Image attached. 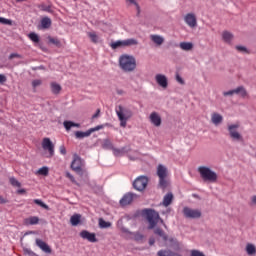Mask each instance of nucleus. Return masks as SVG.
Segmentation results:
<instances>
[{"label": "nucleus", "mask_w": 256, "mask_h": 256, "mask_svg": "<svg viewBox=\"0 0 256 256\" xmlns=\"http://www.w3.org/2000/svg\"><path fill=\"white\" fill-rule=\"evenodd\" d=\"M143 215L146 217L149 223L148 229H155V226L159 223V221L167 229V225H165V221H163V219H161L159 216V212L152 209H145L143 210Z\"/></svg>", "instance_id": "obj_1"}, {"label": "nucleus", "mask_w": 256, "mask_h": 256, "mask_svg": "<svg viewBox=\"0 0 256 256\" xmlns=\"http://www.w3.org/2000/svg\"><path fill=\"white\" fill-rule=\"evenodd\" d=\"M119 66L125 73H131L137 68V60L131 55L124 54L119 58Z\"/></svg>", "instance_id": "obj_2"}, {"label": "nucleus", "mask_w": 256, "mask_h": 256, "mask_svg": "<svg viewBox=\"0 0 256 256\" xmlns=\"http://www.w3.org/2000/svg\"><path fill=\"white\" fill-rule=\"evenodd\" d=\"M115 111L120 121V125L122 127H127V121H129V119L133 117V111H131V109H129L128 107H123L121 105L117 106L115 108Z\"/></svg>", "instance_id": "obj_3"}, {"label": "nucleus", "mask_w": 256, "mask_h": 256, "mask_svg": "<svg viewBox=\"0 0 256 256\" xmlns=\"http://www.w3.org/2000/svg\"><path fill=\"white\" fill-rule=\"evenodd\" d=\"M198 173L201 179L203 181H208V183H217V179L219 178L217 173L207 166H199Z\"/></svg>", "instance_id": "obj_4"}, {"label": "nucleus", "mask_w": 256, "mask_h": 256, "mask_svg": "<svg viewBox=\"0 0 256 256\" xmlns=\"http://www.w3.org/2000/svg\"><path fill=\"white\" fill-rule=\"evenodd\" d=\"M240 127L241 124L239 122L228 125L229 137L232 139V141H236L237 143L243 141V135H241V132H239Z\"/></svg>", "instance_id": "obj_5"}, {"label": "nucleus", "mask_w": 256, "mask_h": 256, "mask_svg": "<svg viewBox=\"0 0 256 256\" xmlns=\"http://www.w3.org/2000/svg\"><path fill=\"white\" fill-rule=\"evenodd\" d=\"M157 175L159 177V185L162 189H166L167 185H169V181L167 180V167L163 165H158Z\"/></svg>", "instance_id": "obj_6"}, {"label": "nucleus", "mask_w": 256, "mask_h": 256, "mask_svg": "<svg viewBox=\"0 0 256 256\" xmlns=\"http://www.w3.org/2000/svg\"><path fill=\"white\" fill-rule=\"evenodd\" d=\"M134 45H139L136 39L130 38L126 40H118L110 44L111 49H119L121 47H133Z\"/></svg>", "instance_id": "obj_7"}, {"label": "nucleus", "mask_w": 256, "mask_h": 256, "mask_svg": "<svg viewBox=\"0 0 256 256\" xmlns=\"http://www.w3.org/2000/svg\"><path fill=\"white\" fill-rule=\"evenodd\" d=\"M107 125H109V124L98 125L94 128H90L86 132L76 131L75 137H76V139H85V137H91V133H95V131H101V129H105V127H107Z\"/></svg>", "instance_id": "obj_8"}, {"label": "nucleus", "mask_w": 256, "mask_h": 256, "mask_svg": "<svg viewBox=\"0 0 256 256\" xmlns=\"http://www.w3.org/2000/svg\"><path fill=\"white\" fill-rule=\"evenodd\" d=\"M183 215L186 219H199L201 217V210L184 207Z\"/></svg>", "instance_id": "obj_9"}, {"label": "nucleus", "mask_w": 256, "mask_h": 256, "mask_svg": "<svg viewBox=\"0 0 256 256\" xmlns=\"http://www.w3.org/2000/svg\"><path fill=\"white\" fill-rule=\"evenodd\" d=\"M42 148L44 151H48V157H53L55 155V145L50 138H43Z\"/></svg>", "instance_id": "obj_10"}, {"label": "nucleus", "mask_w": 256, "mask_h": 256, "mask_svg": "<svg viewBox=\"0 0 256 256\" xmlns=\"http://www.w3.org/2000/svg\"><path fill=\"white\" fill-rule=\"evenodd\" d=\"M148 183H149V180L147 179V177L140 176L134 181L133 186H134V189H136V191H143L147 187Z\"/></svg>", "instance_id": "obj_11"}, {"label": "nucleus", "mask_w": 256, "mask_h": 256, "mask_svg": "<svg viewBox=\"0 0 256 256\" xmlns=\"http://www.w3.org/2000/svg\"><path fill=\"white\" fill-rule=\"evenodd\" d=\"M84 165L83 159L79 157V155L74 154L73 161L71 163V169L72 171H75L76 173H79Z\"/></svg>", "instance_id": "obj_12"}, {"label": "nucleus", "mask_w": 256, "mask_h": 256, "mask_svg": "<svg viewBox=\"0 0 256 256\" xmlns=\"http://www.w3.org/2000/svg\"><path fill=\"white\" fill-rule=\"evenodd\" d=\"M184 21L188 27L195 29L197 27V16L195 13H188L184 16Z\"/></svg>", "instance_id": "obj_13"}, {"label": "nucleus", "mask_w": 256, "mask_h": 256, "mask_svg": "<svg viewBox=\"0 0 256 256\" xmlns=\"http://www.w3.org/2000/svg\"><path fill=\"white\" fill-rule=\"evenodd\" d=\"M155 81L160 87H162V89H167V87H169V80L164 74H156Z\"/></svg>", "instance_id": "obj_14"}, {"label": "nucleus", "mask_w": 256, "mask_h": 256, "mask_svg": "<svg viewBox=\"0 0 256 256\" xmlns=\"http://www.w3.org/2000/svg\"><path fill=\"white\" fill-rule=\"evenodd\" d=\"M80 237H82V239H87V241H90V243H97V237L95 236V233H90L87 230H83L80 233Z\"/></svg>", "instance_id": "obj_15"}, {"label": "nucleus", "mask_w": 256, "mask_h": 256, "mask_svg": "<svg viewBox=\"0 0 256 256\" xmlns=\"http://www.w3.org/2000/svg\"><path fill=\"white\" fill-rule=\"evenodd\" d=\"M151 124L155 127H161V116L157 112H152L150 114Z\"/></svg>", "instance_id": "obj_16"}, {"label": "nucleus", "mask_w": 256, "mask_h": 256, "mask_svg": "<svg viewBox=\"0 0 256 256\" xmlns=\"http://www.w3.org/2000/svg\"><path fill=\"white\" fill-rule=\"evenodd\" d=\"M133 193H127L125 194L122 199L120 200V205L122 207H125L127 205H131V203H133Z\"/></svg>", "instance_id": "obj_17"}, {"label": "nucleus", "mask_w": 256, "mask_h": 256, "mask_svg": "<svg viewBox=\"0 0 256 256\" xmlns=\"http://www.w3.org/2000/svg\"><path fill=\"white\" fill-rule=\"evenodd\" d=\"M211 122L213 123V125H215L216 127L218 125H221L223 123V115L214 112L211 114Z\"/></svg>", "instance_id": "obj_18"}, {"label": "nucleus", "mask_w": 256, "mask_h": 256, "mask_svg": "<svg viewBox=\"0 0 256 256\" xmlns=\"http://www.w3.org/2000/svg\"><path fill=\"white\" fill-rule=\"evenodd\" d=\"M36 245L39 247V249H42L44 253H51V247L45 241L41 239H36Z\"/></svg>", "instance_id": "obj_19"}, {"label": "nucleus", "mask_w": 256, "mask_h": 256, "mask_svg": "<svg viewBox=\"0 0 256 256\" xmlns=\"http://www.w3.org/2000/svg\"><path fill=\"white\" fill-rule=\"evenodd\" d=\"M150 39H151V41H153V43H154L155 45H157L158 47H161V45H162L163 43H165V38H163L162 36H159V35H157V34H152V35H150Z\"/></svg>", "instance_id": "obj_20"}, {"label": "nucleus", "mask_w": 256, "mask_h": 256, "mask_svg": "<svg viewBox=\"0 0 256 256\" xmlns=\"http://www.w3.org/2000/svg\"><path fill=\"white\" fill-rule=\"evenodd\" d=\"M234 90H235V95H239V97H242V99H246V97H249V93H247V90L243 86H239Z\"/></svg>", "instance_id": "obj_21"}, {"label": "nucleus", "mask_w": 256, "mask_h": 256, "mask_svg": "<svg viewBox=\"0 0 256 256\" xmlns=\"http://www.w3.org/2000/svg\"><path fill=\"white\" fill-rule=\"evenodd\" d=\"M50 89H51V93H53V95H59V93H61V90L63 88L59 85V83L52 82V83H50Z\"/></svg>", "instance_id": "obj_22"}, {"label": "nucleus", "mask_w": 256, "mask_h": 256, "mask_svg": "<svg viewBox=\"0 0 256 256\" xmlns=\"http://www.w3.org/2000/svg\"><path fill=\"white\" fill-rule=\"evenodd\" d=\"M39 223V217L30 216L24 219V225H37Z\"/></svg>", "instance_id": "obj_23"}, {"label": "nucleus", "mask_w": 256, "mask_h": 256, "mask_svg": "<svg viewBox=\"0 0 256 256\" xmlns=\"http://www.w3.org/2000/svg\"><path fill=\"white\" fill-rule=\"evenodd\" d=\"M126 4L128 5V7H131V5H134L137 11V16L141 15V7L139 6V3H137V0H126Z\"/></svg>", "instance_id": "obj_24"}, {"label": "nucleus", "mask_w": 256, "mask_h": 256, "mask_svg": "<svg viewBox=\"0 0 256 256\" xmlns=\"http://www.w3.org/2000/svg\"><path fill=\"white\" fill-rule=\"evenodd\" d=\"M172 202H173V194L168 193L164 196L162 205H164V207H169V205H171Z\"/></svg>", "instance_id": "obj_25"}, {"label": "nucleus", "mask_w": 256, "mask_h": 256, "mask_svg": "<svg viewBox=\"0 0 256 256\" xmlns=\"http://www.w3.org/2000/svg\"><path fill=\"white\" fill-rule=\"evenodd\" d=\"M63 125H64L66 131H71L72 127H77L78 129H79V127H81V124L75 123L72 121H64Z\"/></svg>", "instance_id": "obj_26"}, {"label": "nucleus", "mask_w": 256, "mask_h": 256, "mask_svg": "<svg viewBox=\"0 0 256 256\" xmlns=\"http://www.w3.org/2000/svg\"><path fill=\"white\" fill-rule=\"evenodd\" d=\"M180 49H182V51H192L193 50V43L191 42H181L179 44Z\"/></svg>", "instance_id": "obj_27"}, {"label": "nucleus", "mask_w": 256, "mask_h": 256, "mask_svg": "<svg viewBox=\"0 0 256 256\" xmlns=\"http://www.w3.org/2000/svg\"><path fill=\"white\" fill-rule=\"evenodd\" d=\"M222 39L225 43H231L233 41V34L229 31H224L222 33Z\"/></svg>", "instance_id": "obj_28"}, {"label": "nucleus", "mask_w": 256, "mask_h": 256, "mask_svg": "<svg viewBox=\"0 0 256 256\" xmlns=\"http://www.w3.org/2000/svg\"><path fill=\"white\" fill-rule=\"evenodd\" d=\"M157 255L158 256H181V254L175 253L170 250H160V251H158Z\"/></svg>", "instance_id": "obj_29"}, {"label": "nucleus", "mask_w": 256, "mask_h": 256, "mask_svg": "<svg viewBox=\"0 0 256 256\" xmlns=\"http://www.w3.org/2000/svg\"><path fill=\"white\" fill-rule=\"evenodd\" d=\"M41 27L42 29H49V27H51V18L49 17L42 18Z\"/></svg>", "instance_id": "obj_30"}, {"label": "nucleus", "mask_w": 256, "mask_h": 256, "mask_svg": "<svg viewBox=\"0 0 256 256\" xmlns=\"http://www.w3.org/2000/svg\"><path fill=\"white\" fill-rule=\"evenodd\" d=\"M70 222L71 225H73L74 227L77 226L78 223H81V215L74 214L73 216H71Z\"/></svg>", "instance_id": "obj_31"}, {"label": "nucleus", "mask_w": 256, "mask_h": 256, "mask_svg": "<svg viewBox=\"0 0 256 256\" xmlns=\"http://www.w3.org/2000/svg\"><path fill=\"white\" fill-rule=\"evenodd\" d=\"M169 243H170V247H172V249H174V251H179L180 247H179V242L176 239L170 238L168 239Z\"/></svg>", "instance_id": "obj_32"}, {"label": "nucleus", "mask_w": 256, "mask_h": 256, "mask_svg": "<svg viewBox=\"0 0 256 256\" xmlns=\"http://www.w3.org/2000/svg\"><path fill=\"white\" fill-rule=\"evenodd\" d=\"M39 9L41 11H46V13H53V8L51 5L41 4L39 6Z\"/></svg>", "instance_id": "obj_33"}, {"label": "nucleus", "mask_w": 256, "mask_h": 256, "mask_svg": "<svg viewBox=\"0 0 256 256\" xmlns=\"http://www.w3.org/2000/svg\"><path fill=\"white\" fill-rule=\"evenodd\" d=\"M111 226L110 222H107L105 220H103L102 218L99 219V227L100 229H107Z\"/></svg>", "instance_id": "obj_34"}, {"label": "nucleus", "mask_w": 256, "mask_h": 256, "mask_svg": "<svg viewBox=\"0 0 256 256\" xmlns=\"http://www.w3.org/2000/svg\"><path fill=\"white\" fill-rule=\"evenodd\" d=\"M88 37L91 39L92 43H99V36L95 32H89Z\"/></svg>", "instance_id": "obj_35"}, {"label": "nucleus", "mask_w": 256, "mask_h": 256, "mask_svg": "<svg viewBox=\"0 0 256 256\" xmlns=\"http://www.w3.org/2000/svg\"><path fill=\"white\" fill-rule=\"evenodd\" d=\"M154 233H155L156 235H159V237H162V239H163L164 241H167V235L165 234V232H164L162 229L157 228V229H155Z\"/></svg>", "instance_id": "obj_36"}, {"label": "nucleus", "mask_w": 256, "mask_h": 256, "mask_svg": "<svg viewBox=\"0 0 256 256\" xmlns=\"http://www.w3.org/2000/svg\"><path fill=\"white\" fill-rule=\"evenodd\" d=\"M38 175H44V177H47L49 175V168L44 166L38 170Z\"/></svg>", "instance_id": "obj_37"}, {"label": "nucleus", "mask_w": 256, "mask_h": 256, "mask_svg": "<svg viewBox=\"0 0 256 256\" xmlns=\"http://www.w3.org/2000/svg\"><path fill=\"white\" fill-rule=\"evenodd\" d=\"M28 37L31 41H33V43H39V35H37L35 32L30 33Z\"/></svg>", "instance_id": "obj_38"}, {"label": "nucleus", "mask_w": 256, "mask_h": 256, "mask_svg": "<svg viewBox=\"0 0 256 256\" xmlns=\"http://www.w3.org/2000/svg\"><path fill=\"white\" fill-rule=\"evenodd\" d=\"M246 251H247L248 255H255L256 249L253 246V244H248L246 246Z\"/></svg>", "instance_id": "obj_39"}, {"label": "nucleus", "mask_w": 256, "mask_h": 256, "mask_svg": "<svg viewBox=\"0 0 256 256\" xmlns=\"http://www.w3.org/2000/svg\"><path fill=\"white\" fill-rule=\"evenodd\" d=\"M9 181L12 187H21V183L13 177H11Z\"/></svg>", "instance_id": "obj_40"}, {"label": "nucleus", "mask_w": 256, "mask_h": 256, "mask_svg": "<svg viewBox=\"0 0 256 256\" xmlns=\"http://www.w3.org/2000/svg\"><path fill=\"white\" fill-rule=\"evenodd\" d=\"M0 23L2 25H13V21L7 18L0 17Z\"/></svg>", "instance_id": "obj_41"}, {"label": "nucleus", "mask_w": 256, "mask_h": 256, "mask_svg": "<svg viewBox=\"0 0 256 256\" xmlns=\"http://www.w3.org/2000/svg\"><path fill=\"white\" fill-rule=\"evenodd\" d=\"M34 203L36 205H39L40 207H42L43 209H49V206H47V204L43 203V201L39 200V199H35Z\"/></svg>", "instance_id": "obj_42"}, {"label": "nucleus", "mask_w": 256, "mask_h": 256, "mask_svg": "<svg viewBox=\"0 0 256 256\" xmlns=\"http://www.w3.org/2000/svg\"><path fill=\"white\" fill-rule=\"evenodd\" d=\"M49 41L53 45H56V47H61V41H59V39H57V38H50Z\"/></svg>", "instance_id": "obj_43"}, {"label": "nucleus", "mask_w": 256, "mask_h": 256, "mask_svg": "<svg viewBox=\"0 0 256 256\" xmlns=\"http://www.w3.org/2000/svg\"><path fill=\"white\" fill-rule=\"evenodd\" d=\"M43 84V81L39 80V79H36V80H33L32 81V87L35 89L37 87H39L40 85Z\"/></svg>", "instance_id": "obj_44"}, {"label": "nucleus", "mask_w": 256, "mask_h": 256, "mask_svg": "<svg viewBox=\"0 0 256 256\" xmlns=\"http://www.w3.org/2000/svg\"><path fill=\"white\" fill-rule=\"evenodd\" d=\"M224 97H233L235 95V89L223 92Z\"/></svg>", "instance_id": "obj_45"}, {"label": "nucleus", "mask_w": 256, "mask_h": 256, "mask_svg": "<svg viewBox=\"0 0 256 256\" xmlns=\"http://www.w3.org/2000/svg\"><path fill=\"white\" fill-rule=\"evenodd\" d=\"M191 256H205V254H203V252L199 251V250H191Z\"/></svg>", "instance_id": "obj_46"}, {"label": "nucleus", "mask_w": 256, "mask_h": 256, "mask_svg": "<svg viewBox=\"0 0 256 256\" xmlns=\"http://www.w3.org/2000/svg\"><path fill=\"white\" fill-rule=\"evenodd\" d=\"M237 51H240V53H247V48L245 46H236Z\"/></svg>", "instance_id": "obj_47"}, {"label": "nucleus", "mask_w": 256, "mask_h": 256, "mask_svg": "<svg viewBox=\"0 0 256 256\" xmlns=\"http://www.w3.org/2000/svg\"><path fill=\"white\" fill-rule=\"evenodd\" d=\"M176 81L180 83V85H185V80L179 74L176 75Z\"/></svg>", "instance_id": "obj_48"}, {"label": "nucleus", "mask_w": 256, "mask_h": 256, "mask_svg": "<svg viewBox=\"0 0 256 256\" xmlns=\"http://www.w3.org/2000/svg\"><path fill=\"white\" fill-rule=\"evenodd\" d=\"M21 59V55L17 54V53H12L9 56V59Z\"/></svg>", "instance_id": "obj_49"}, {"label": "nucleus", "mask_w": 256, "mask_h": 256, "mask_svg": "<svg viewBox=\"0 0 256 256\" xmlns=\"http://www.w3.org/2000/svg\"><path fill=\"white\" fill-rule=\"evenodd\" d=\"M59 151L61 155H67V149L65 148V146H60Z\"/></svg>", "instance_id": "obj_50"}, {"label": "nucleus", "mask_w": 256, "mask_h": 256, "mask_svg": "<svg viewBox=\"0 0 256 256\" xmlns=\"http://www.w3.org/2000/svg\"><path fill=\"white\" fill-rule=\"evenodd\" d=\"M67 179H69L72 183H75V177L72 176L71 173L67 172L66 173Z\"/></svg>", "instance_id": "obj_51"}, {"label": "nucleus", "mask_w": 256, "mask_h": 256, "mask_svg": "<svg viewBox=\"0 0 256 256\" xmlns=\"http://www.w3.org/2000/svg\"><path fill=\"white\" fill-rule=\"evenodd\" d=\"M135 239H136V241H143V234L136 233L135 234Z\"/></svg>", "instance_id": "obj_52"}, {"label": "nucleus", "mask_w": 256, "mask_h": 256, "mask_svg": "<svg viewBox=\"0 0 256 256\" xmlns=\"http://www.w3.org/2000/svg\"><path fill=\"white\" fill-rule=\"evenodd\" d=\"M101 113V109H97L96 113L92 116V119H97Z\"/></svg>", "instance_id": "obj_53"}, {"label": "nucleus", "mask_w": 256, "mask_h": 256, "mask_svg": "<svg viewBox=\"0 0 256 256\" xmlns=\"http://www.w3.org/2000/svg\"><path fill=\"white\" fill-rule=\"evenodd\" d=\"M5 81H7V77H5L3 74H0V83H5Z\"/></svg>", "instance_id": "obj_54"}, {"label": "nucleus", "mask_w": 256, "mask_h": 256, "mask_svg": "<svg viewBox=\"0 0 256 256\" xmlns=\"http://www.w3.org/2000/svg\"><path fill=\"white\" fill-rule=\"evenodd\" d=\"M103 147H111V141L104 140Z\"/></svg>", "instance_id": "obj_55"}, {"label": "nucleus", "mask_w": 256, "mask_h": 256, "mask_svg": "<svg viewBox=\"0 0 256 256\" xmlns=\"http://www.w3.org/2000/svg\"><path fill=\"white\" fill-rule=\"evenodd\" d=\"M251 205H256V196L251 197Z\"/></svg>", "instance_id": "obj_56"}, {"label": "nucleus", "mask_w": 256, "mask_h": 256, "mask_svg": "<svg viewBox=\"0 0 256 256\" xmlns=\"http://www.w3.org/2000/svg\"><path fill=\"white\" fill-rule=\"evenodd\" d=\"M23 193H26L25 189H19V190L17 191V194H18V195H23Z\"/></svg>", "instance_id": "obj_57"}, {"label": "nucleus", "mask_w": 256, "mask_h": 256, "mask_svg": "<svg viewBox=\"0 0 256 256\" xmlns=\"http://www.w3.org/2000/svg\"><path fill=\"white\" fill-rule=\"evenodd\" d=\"M149 245H155V238L149 239Z\"/></svg>", "instance_id": "obj_58"}, {"label": "nucleus", "mask_w": 256, "mask_h": 256, "mask_svg": "<svg viewBox=\"0 0 256 256\" xmlns=\"http://www.w3.org/2000/svg\"><path fill=\"white\" fill-rule=\"evenodd\" d=\"M0 203L1 204L7 203V200H5V198H3V196H0Z\"/></svg>", "instance_id": "obj_59"}, {"label": "nucleus", "mask_w": 256, "mask_h": 256, "mask_svg": "<svg viewBox=\"0 0 256 256\" xmlns=\"http://www.w3.org/2000/svg\"><path fill=\"white\" fill-rule=\"evenodd\" d=\"M115 155H117V153H119V150H114Z\"/></svg>", "instance_id": "obj_60"}, {"label": "nucleus", "mask_w": 256, "mask_h": 256, "mask_svg": "<svg viewBox=\"0 0 256 256\" xmlns=\"http://www.w3.org/2000/svg\"><path fill=\"white\" fill-rule=\"evenodd\" d=\"M119 95H121V93H123V91H118Z\"/></svg>", "instance_id": "obj_61"}]
</instances>
